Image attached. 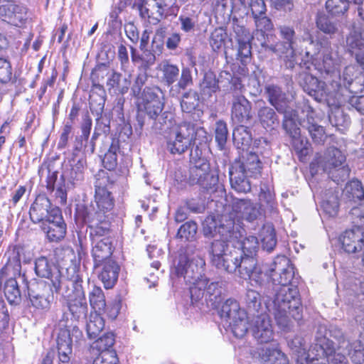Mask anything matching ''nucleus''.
<instances>
[{
	"label": "nucleus",
	"mask_w": 364,
	"mask_h": 364,
	"mask_svg": "<svg viewBox=\"0 0 364 364\" xmlns=\"http://www.w3.org/2000/svg\"><path fill=\"white\" fill-rule=\"evenodd\" d=\"M257 117L260 125L267 131H272L279 125V118L275 110L268 106L258 109Z\"/></svg>",
	"instance_id": "obj_39"
},
{
	"label": "nucleus",
	"mask_w": 364,
	"mask_h": 364,
	"mask_svg": "<svg viewBox=\"0 0 364 364\" xmlns=\"http://www.w3.org/2000/svg\"><path fill=\"white\" fill-rule=\"evenodd\" d=\"M328 119L333 127L343 130L350 124V119L342 109L337 108L328 115Z\"/></svg>",
	"instance_id": "obj_64"
},
{
	"label": "nucleus",
	"mask_w": 364,
	"mask_h": 364,
	"mask_svg": "<svg viewBox=\"0 0 364 364\" xmlns=\"http://www.w3.org/2000/svg\"><path fill=\"white\" fill-rule=\"evenodd\" d=\"M200 94L207 97H211L220 91L219 80L212 71L206 72L199 84Z\"/></svg>",
	"instance_id": "obj_43"
},
{
	"label": "nucleus",
	"mask_w": 364,
	"mask_h": 364,
	"mask_svg": "<svg viewBox=\"0 0 364 364\" xmlns=\"http://www.w3.org/2000/svg\"><path fill=\"white\" fill-rule=\"evenodd\" d=\"M89 301L94 313L102 314L106 309L105 296L102 289L99 287H93L89 292Z\"/></svg>",
	"instance_id": "obj_57"
},
{
	"label": "nucleus",
	"mask_w": 364,
	"mask_h": 364,
	"mask_svg": "<svg viewBox=\"0 0 364 364\" xmlns=\"http://www.w3.org/2000/svg\"><path fill=\"white\" fill-rule=\"evenodd\" d=\"M105 90L101 85H97L95 90H91L89 105L91 112L97 116L102 114L105 104Z\"/></svg>",
	"instance_id": "obj_44"
},
{
	"label": "nucleus",
	"mask_w": 364,
	"mask_h": 364,
	"mask_svg": "<svg viewBox=\"0 0 364 364\" xmlns=\"http://www.w3.org/2000/svg\"><path fill=\"white\" fill-rule=\"evenodd\" d=\"M0 16L14 26H21L27 20V9L22 5L8 2L0 6Z\"/></svg>",
	"instance_id": "obj_28"
},
{
	"label": "nucleus",
	"mask_w": 364,
	"mask_h": 364,
	"mask_svg": "<svg viewBox=\"0 0 364 364\" xmlns=\"http://www.w3.org/2000/svg\"><path fill=\"white\" fill-rule=\"evenodd\" d=\"M99 278L104 284L105 288L111 289L117 283L120 269L118 264L113 259L103 262Z\"/></svg>",
	"instance_id": "obj_36"
},
{
	"label": "nucleus",
	"mask_w": 364,
	"mask_h": 364,
	"mask_svg": "<svg viewBox=\"0 0 364 364\" xmlns=\"http://www.w3.org/2000/svg\"><path fill=\"white\" fill-rule=\"evenodd\" d=\"M343 199L346 203H356L364 200V186L358 179L349 181L343 190Z\"/></svg>",
	"instance_id": "obj_37"
},
{
	"label": "nucleus",
	"mask_w": 364,
	"mask_h": 364,
	"mask_svg": "<svg viewBox=\"0 0 364 364\" xmlns=\"http://www.w3.org/2000/svg\"><path fill=\"white\" fill-rule=\"evenodd\" d=\"M259 205L261 208H264L265 209L264 211H267L270 213L276 212L277 204L275 200V196L268 186H264L261 187L259 194Z\"/></svg>",
	"instance_id": "obj_59"
},
{
	"label": "nucleus",
	"mask_w": 364,
	"mask_h": 364,
	"mask_svg": "<svg viewBox=\"0 0 364 364\" xmlns=\"http://www.w3.org/2000/svg\"><path fill=\"white\" fill-rule=\"evenodd\" d=\"M261 359L263 364H289L287 356L278 349L264 350Z\"/></svg>",
	"instance_id": "obj_60"
},
{
	"label": "nucleus",
	"mask_w": 364,
	"mask_h": 364,
	"mask_svg": "<svg viewBox=\"0 0 364 364\" xmlns=\"http://www.w3.org/2000/svg\"><path fill=\"white\" fill-rule=\"evenodd\" d=\"M250 174L242 170L238 164H233L229 166V178L231 188L237 193H246L251 191V184L249 181Z\"/></svg>",
	"instance_id": "obj_29"
},
{
	"label": "nucleus",
	"mask_w": 364,
	"mask_h": 364,
	"mask_svg": "<svg viewBox=\"0 0 364 364\" xmlns=\"http://www.w3.org/2000/svg\"><path fill=\"white\" fill-rule=\"evenodd\" d=\"M327 329L319 326L315 335L318 353L320 357L326 356L330 364H349L347 358L342 353L335 352L334 343L327 338Z\"/></svg>",
	"instance_id": "obj_14"
},
{
	"label": "nucleus",
	"mask_w": 364,
	"mask_h": 364,
	"mask_svg": "<svg viewBox=\"0 0 364 364\" xmlns=\"http://www.w3.org/2000/svg\"><path fill=\"white\" fill-rule=\"evenodd\" d=\"M232 140L235 146L237 149L242 150L247 149L252 141L250 129L244 125L236 127L233 129Z\"/></svg>",
	"instance_id": "obj_48"
},
{
	"label": "nucleus",
	"mask_w": 364,
	"mask_h": 364,
	"mask_svg": "<svg viewBox=\"0 0 364 364\" xmlns=\"http://www.w3.org/2000/svg\"><path fill=\"white\" fill-rule=\"evenodd\" d=\"M341 59L336 52L331 48H324L322 53H313L306 50L302 55L299 65L301 68L311 70V67L321 75H329L330 79L338 71Z\"/></svg>",
	"instance_id": "obj_6"
},
{
	"label": "nucleus",
	"mask_w": 364,
	"mask_h": 364,
	"mask_svg": "<svg viewBox=\"0 0 364 364\" xmlns=\"http://www.w3.org/2000/svg\"><path fill=\"white\" fill-rule=\"evenodd\" d=\"M82 341L83 333L77 326H74L72 330L60 328L56 338L58 364H73L72 343H80Z\"/></svg>",
	"instance_id": "obj_10"
},
{
	"label": "nucleus",
	"mask_w": 364,
	"mask_h": 364,
	"mask_svg": "<svg viewBox=\"0 0 364 364\" xmlns=\"http://www.w3.org/2000/svg\"><path fill=\"white\" fill-rule=\"evenodd\" d=\"M363 0H327L326 8L333 16H341L346 14L349 9L350 4L363 6Z\"/></svg>",
	"instance_id": "obj_49"
},
{
	"label": "nucleus",
	"mask_w": 364,
	"mask_h": 364,
	"mask_svg": "<svg viewBox=\"0 0 364 364\" xmlns=\"http://www.w3.org/2000/svg\"><path fill=\"white\" fill-rule=\"evenodd\" d=\"M86 168V160L79 159L76 160L73 158L69 160L68 165H66L60 181H67L68 184L74 188L80 185L85 178V170Z\"/></svg>",
	"instance_id": "obj_25"
},
{
	"label": "nucleus",
	"mask_w": 364,
	"mask_h": 364,
	"mask_svg": "<svg viewBox=\"0 0 364 364\" xmlns=\"http://www.w3.org/2000/svg\"><path fill=\"white\" fill-rule=\"evenodd\" d=\"M229 240H225L223 238L215 239L210 245L209 254L210 255L211 263L213 265L218 259L219 260L223 255L228 252Z\"/></svg>",
	"instance_id": "obj_62"
},
{
	"label": "nucleus",
	"mask_w": 364,
	"mask_h": 364,
	"mask_svg": "<svg viewBox=\"0 0 364 364\" xmlns=\"http://www.w3.org/2000/svg\"><path fill=\"white\" fill-rule=\"evenodd\" d=\"M346 156L336 147H329L323 158V170L328 171L332 168H336L346 163Z\"/></svg>",
	"instance_id": "obj_47"
},
{
	"label": "nucleus",
	"mask_w": 364,
	"mask_h": 364,
	"mask_svg": "<svg viewBox=\"0 0 364 364\" xmlns=\"http://www.w3.org/2000/svg\"><path fill=\"white\" fill-rule=\"evenodd\" d=\"M242 223L232 210L222 214L218 219L212 215L207 216L203 223V232L205 237L218 236L232 242L242 237Z\"/></svg>",
	"instance_id": "obj_3"
},
{
	"label": "nucleus",
	"mask_w": 364,
	"mask_h": 364,
	"mask_svg": "<svg viewBox=\"0 0 364 364\" xmlns=\"http://www.w3.org/2000/svg\"><path fill=\"white\" fill-rule=\"evenodd\" d=\"M205 265L203 259H191L186 252H181L174 261L171 275L183 277L186 283L196 286V282L207 277L203 274Z\"/></svg>",
	"instance_id": "obj_7"
},
{
	"label": "nucleus",
	"mask_w": 364,
	"mask_h": 364,
	"mask_svg": "<svg viewBox=\"0 0 364 364\" xmlns=\"http://www.w3.org/2000/svg\"><path fill=\"white\" fill-rule=\"evenodd\" d=\"M8 255L7 262L0 271V286L4 277L12 275L13 277L5 282L4 295L10 304L16 306L21 301V294L16 277H21L26 282L25 273H21V261L26 263L29 259L26 258L25 249L20 245L14 246Z\"/></svg>",
	"instance_id": "obj_2"
},
{
	"label": "nucleus",
	"mask_w": 364,
	"mask_h": 364,
	"mask_svg": "<svg viewBox=\"0 0 364 364\" xmlns=\"http://www.w3.org/2000/svg\"><path fill=\"white\" fill-rule=\"evenodd\" d=\"M283 114L282 128L287 134L291 139L301 134L300 128L296 124L298 112L293 107L282 112Z\"/></svg>",
	"instance_id": "obj_41"
},
{
	"label": "nucleus",
	"mask_w": 364,
	"mask_h": 364,
	"mask_svg": "<svg viewBox=\"0 0 364 364\" xmlns=\"http://www.w3.org/2000/svg\"><path fill=\"white\" fill-rule=\"evenodd\" d=\"M75 220L77 223L87 225L92 242L100 240L101 237H109L112 232L109 215L96 212L92 205L77 204L75 211Z\"/></svg>",
	"instance_id": "obj_4"
},
{
	"label": "nucleus",
	"mask_w": 364,
	"mask_h": 364,
	"mask_svg": "<svg viewBox=\"0 0 364 364\" xmlns=\"http://www.w3.org/2000/svg\"><path fill=\"white\" fill-rule=\"evenodd\" d=\"M34 269L37 276L48 279V284L52 285L55 293H59L61 288H68V284H73L71 276L62 275L60 270L53 267L45 257L36 259Z\"/></svg>",
	"instance_id": "obj_11"
},
{
	"label": "nucleus",
	"mask_w": 364,
	"mask_h": 364,
	"mask_svg": "<svg viewBox=\"0 0 364 364\" xmlns=\"http://www.w3.org/2000/svg\"><path fill=\"white\" fill-rule=\"evenodd\" d=\"M198 15L199 11L194 4H186L178 17L180 29L185 33H194L198 24Z\"/></svg>",
	"instance_id": "obj_33"
},
{
	"label": "nucleus",
	"mask_w": 364,
	"mask_h": 364,
	"mask_svg": "<svg viewBox=\"0 0 364 364\" xmlns=\"http://www.w3.org/2000/svg\"><path fill=\"white\" fill-rule=\"evenodd\" d=\"M95 203H91L88 205H92L96 212L104 213L105 215H109L114 207V199L109 191H95Z\"/></svg>",
	"instance_id": "obj_42"
},
{
	"label": "nucleus",
	"mask_w": 364,
	"mask_h": 364,
	"mask_svg": "<svg viewBox=\"0 0 364 364\" xmlns=\"http://www.w3.org/2000/svg\"><path fill=\"white\" fill-rule=\"evenodd\" d=\"M193 84V81L191 70L187 67L183 68L181 77L178 82L170 88L169 95L171 97H177L181 94V90H186Z\"/></svg>",
	"instance_id": "obj_54"
},
{
	"label": "nucleus",
	"mask_w": 364,
	"mask_h": 364,
	"mask_svg": "<svg viewBox=\"0 0 364 364\" xmlns=\"http://www.w3.org/2000/svg\"><path fill=\"white\" fill-rule=\"evenodd\" d=\"M55 208L58 207L53 205L46 194H38L30 206V220L34 224H41L50 218Z\"/></svg>",
	"instance_id": "obj_22"
},
{
	"label": "nucleus",
	"mask_w": 364,
	"mask_h": 364,
	"mask_svg": "<svg viewBox=\"0 0 364 364\" xmlns=\"http://www.w3.org/2000/svg\"><path fill=\"white\" fill-rule=\"evenodd\" d=\"M358 16L364 20V8L358 7ZM364 25L360 32L358 33L356 31H351L346 37V49L348 53L354 56L357 63L364 70Z\"/></svg>",
	"instance_id": "obj_17"
},
{
	"label": "nucleus",
	"mask_w": 364,
	"mask_h": 364,
	"mask_svg": "<svg viewBox=\"0 0 364 364\" xmlns=\"http://www.w3.org/2000/svg\"><path fill=\"white\" fill-rule=\"evenodd\" d=\"M241 310L238 302L233 299H227L222 305L220 316L223 321L227 323L229 321L236 318L240 312H244Z\"/></svg>",
	"instance_id": "obj_56"
},
{
	"label": "nucleus",
	"mask_w": 364,
	"mask_h": 364,
	"mask_svg": "<svg viewBox=\"0 0 364 364\" xmlns=\"http://www.w3.org/2000/svg\"><path fill=\"white\" fill-rule=\"evenodd\" d=\"M268 269H264L263 267L257 266L252 271L247 279L250 281L252 287L259 288L263 294L269 299L266 304V307L269 311H272V298L274 295L273 282L269 281Z\"/></svg>",
	"instance_id": "obj_18"
},
{
	"label": "nucleus",
	"mask_w": 364,
	"mask_h": 364,
	"mask_svg": "<svg viewBox=\"0 0 364 364\" xmlns=\"http://www.w3.org/2000/svg\"><path fill=\"white\" fill-rule=\"evenodd\" d=\"M259 237H261L263 248L267 252L272 251L277 242L276 232L273 225L271 223H266L262 225Z\"/></svg>",
	"instance_id": "obj_55"
},
{
	"label": "nucleus",
	"mask_w": 364,
	"mask_h": 364,
	"mask_svg": "<svg viewBox=\"0 0 364 364\" xmlns=\"http://www.w3.org/2000/svg\"><path fill=\"white\" fill-rule=\"evenodd\" d=\"M240 257H241L240 249H234L223 255L219 260L218 259V262H216L213 266L218 269L224 270L230 274L235 273L238 268Z\"/></svg>",
	"instance_id": "obj_40"
},
{
	"label": "nucleus",
	"mask_w": 364,
	"mask_h": 364,
	"mask_svg": "<svg viewBox=\"0 0 364 364\" xmlns=\"http://www.w3.org/2000/svg\"><path fill=\"white\" fill-rule=\"evenodd\" d=\"M264 94L269 103L279 112L282 113L292 108L291 102L282 89L274 84L267 85Z\"/></svg>",
	"instance_id": "obj_27"
},
{
	"label": "nucleus",
	"mask_w": 364,
	"mask_h": 364,
	"mask_svg": "<svg viewBox=\"0 0 364 364\" xmlns=\"http://www.w3.org/2000/svg\"><path fill=\"white\" fill-rule=\"evenodd\" d=\"M266 52H272L280 58L283 59L284 66L287 69L292 70L297 63L296 54L294 46L285 41H278L275 44L264 42L262 43Z\"/></svg>",
	"instance_id": "obj_24"
},
{
	"label": "nucleus",
	"mask_w": 364,
	"mask_h": 364,
	"mask_svg": "<svg viewBox=\"0 0 364 364\" xmlns=\"http://www.w3.org/2000/svg\"><path fill=\"white\" fill-rule=\"evenodd\" d=\"M40 227L51 242L61 241L67 232V225L59 208H53L50 218L41 223Z\"/></svg>",
	"instance_id": "obj_15"
},
{
	"label": "nucleus",
	"mask_w": 364,
	"mask_h": 364,
	"mask_svg": "<svg viewBox=\"0 0 364 364\" xmlns=\"http://www.w3.org/2000/svg\"><path fill=\"white\" fill-rule=\"evenodd\" d=\"M269 276L274 285L272 312L279 326L284 328L290 326V318H302L303 308L298 284L300 277L295 267L284 255L277 256L268 268Z\"/></svg>",
	"instance_id": "obj_1"
},
{
	"label": "nucleus",
	"mask_w": 364,
	"mask_h": 364,
	"mask_svg": "<svg viewBox=\"0 0 364 364\" xmlns=\"http://www.w3.org/2000/svg\"><path fill=\"white\" fill-rule=\"evenodd\" d=\"M303 112H306V119L303 122V127L306 129L311 136L313 141L316 144H323L326 140L324 129L318 125L314 120L311 114L314 113L313 107L309 104L308 100L304 101Z\"/></svg>",
	"instance_id": "obj_31"
},
{
	"label": "nucleus",
	"mask_w": 364,
	"mask_h": 364,
	"mask_svg": "<svg viewBox=\"0 0 364 364\" xmlns=\"http://www.w3.org/2000/svg\"><path fill=\"white\" fill-rule=\"evenodd\" d=\"M123 136L121 132L119 138H111L109 149L102 158V162L104 168L109 171H114L117 166V153L126 154L131 150L130 142L126 141L125 139L122 141Z\"/></svg>",
	"instance_id": "obj_21"
},
{
	"label": "nucleus",
	"mask_w": 364,
	"mask_h": 364,
	"mask_svg": "<svg viewBox=\"0 0 364 364\" xmlns=\"http://www.w3.org/2000/svg\"><path fill=\"white\" fill-rule=\"evenodd\" d=\"M193 128L190 122L181 124L178 129L166 140V149L173 155H181L191 146V134Z\"/></svg>",
	"instance_id": "obj_16"
},
{
	"label": "nucleus",
	"mask_w": 364,
	"mask_h": 364,
	"mask_svg": "<svg viewBox=\"0 0 364 364\" xmlns=\"http://www.w3.org/2000/svg\"><path fill=\"white\" fill-rule=\"evenodd\" d=\"M232 210L242 223L245 220L253 230L264 225L265 211L250 199L235 198L232 203Z\"/></svg>",
	"instance_id": "obj_9"
},
{
	"label": "nucleus",
	"mask_w": 364,
	"mask_h": 364,
	"mask_svg": "<svg viewBox=\"0 0 364 364\" xmlns=\"http://www.w3.org/2000/svg\"><path fill=\"white\" fill-rule=\"evenodd\" d=\"M222 287L218 282H210L208 277L190 287L191 303L197 304L203 298L208 307L217 309L223 301Z\"/></svg>",
	"instance_id": "obj_8"
},
{
	"label": "nucleus",
	"mask_w": 364,
	"mask_h": 364,
	"mask_svg": "<svg viewBox=\"0 0 364 364\" xmlns=\"http://www.w3.org/2000/svg\"><path fill=\"white\" fill-rule=\"evenodd\" d=\"M193 128L191 134V145L198 146L200 149H209V144L212 140V136L202 127H196L191 123Z\"/></svg>",
	"instance_id": "obj_53"
},
{
	"label": "nucleus",
	"mask_w": 364,
	"mask_h": 364,
	"mask_svg": "<svg viewBox=\"0 0 364 364\" xmlns=\"http://www.w3.org/2000/svg\"><path fill=\"white\" fill-rule=\"evenodd\" d=\"M244 303L248 314L253 316L259 315L262 305L261 295L257 291L252 289H247L244 296Z\"/></svg>",
	"instance_id": "obj_45"
},
{
	"label": "nucleus",
	"mask_w": 364,
	"mask_h": 364,
	"mask_svg": "<svg viewBox=\"0 0 364 364\" xmlns=\"http://www.w3.org/2000/svg\"><path fill=\"white\" fill-rule=\"evenodd\" d=\"M95 245L92 249V257L94 261L95 268L101 267L103 262L111 259L114 247L112 240L110 237H103L100 240L92 242Z\"/></svg>",
	"instance_id": "obj_30"
},
{
	"label": "nucleus",
	"mask_w": 364,
	"mask_h": 364,
	"mask_svg": "<svg viewBox=\"0 0 364 364\" xmlns=\"http://www.w3.org/2000/svg\"><path fill=\"white\" fill-rule=\"evenodd\" d=\"M233 164H240L242 170L250 174V176H257L261 173L262 162L259 156L252 151L247 153L241 159H235Z\"/></svg>",
	"instance_id": "obj_38"
},
{
	"label": "nucleus",
	"mask_w": 364,
	"mask_h": 364,
	"mask_svg": "<svg viewBox=\"0 0 364 364\" xmlns=\"http://www.w3.org/2000/svg\"><path fill=\"white\" fill-rule=\"evenodd\" d=\"M173 114L169 112H164L157 114L153 121L152 129L159 133L166 132L173 125Z\"/></svg>",
	"instance_id": "obj_63"
},
{
	"label": "nucleus",
	"mask_w": 364,
	"mask_h": 364,
	"mask_svg": "<svg viewBox=\"0 0 364 364\" xmlns=\"http://www.w3.org/2000/svg\"><path fill=\"white\" fill-rule=\"evenodd\" d=\"M180 105L183 112L191 113L196 110L203 113L202 111L198 109L200 105L199 95L193 89H189L182 94Z\"/></svg>",
	"instance_id": "obj_46"
},
{
	"label": "nucleus",
	"mask_w": 364,
	"mask_h": 364,
	"mask_svg": "<svg viewBox=\"0 0 364 364\" xmlns=\"http://www.w3.org/2000/svg\"><path fill=\"white\" fill-rule=\"evenodd\" d=\"M316 23L318 30L330 36L336 34L338 31L336 21L324 14L317 16Z\"/></svg>",
	"instance_id": "obj_61"
},
{
	"label": "nucleus",
	"mask_w": 364,
	"mask_h": 364,
	"mask_svg": "<svg viewBox=\"0 0 364 364\" xmlns=\"http://www.w3.org/2000/svg\"><path fill=\"white\" fill-rule=\"evenodd\" d=\"M341 248L348 254H355L364 247V235L359 230H347L340 237Z\"/></svg>",
	"instance_id": "obj_26"
},
{
	"label": "nucleus",
	"mask_w": 364,
	"mask_h": 364,
	"mask_svg": "<svg viewBox=\"0 0 364 364\" xmlns=\"http://www.w3.org/2000/svg\"><path fill=\"white\" fill-rule=\"evenodd\" d=\"M252 328L254 338L260 343H267L273 340L271 321L267 314L257 315Z\"/></svg>",
	"instance_id": "obj_34"
},
{
	"label": "nucleus",
	"mask_w": 364,
	"mask_h": 364,
	"mask_svg": "<svg viewBox=\"0 0 364 364\" xmlns=\"http://www.w3.org/2000/svg\"><path fill=\"white\" fill-rule=\"evenodd\" d=\"M231 117L234 122L244 123L252 118L251 102L243 95L233 97L231 107Z\"/></svg>",
	"instance_id": "obj_32"
},
{
	"label": "nucleus",
	"mask_w": 364,
	"mask_h": 364,
	"mask_svg": "<svg viewBox=\"0 0 364 364\" xmlns=\"http://www.w3.org/2000/svg\"><path fill=\"white\" fill-rule=\"evenodd\" d=\"M297 81L303 90L316 101L321 102L326 95L325 82L308 72H301L297 77Z\"/></svg>",
	"instance_id": "obj_23"
},
{
	"label": "nucleus",
	"mask_w": 364,
	"mask_h": 364,
	"mask_svg": "<svg viewBox=\"0 0 364 364\" xmlns=\"http://www.w3.org/2000/svg\"><path fill=\"white\" fill-rule=\"evenodd\" d=\"M101 314L91 312L86 323V332L90 339H95L105 328V320Z\"/></svg>",
	"instance_id": "obj_50"
},
{
	"label": "nucleus",
	"mask_w": 364,
	"mask_h": 364,
	"mask_svg": "<svg viewBox=\"0 0 364 364\" xmlns=\"http://www.w3.org/2000/svg\"><path fill=\"white\" fill-rule=\"evenodd\" d=\"M149 6L154 10L156 15V23L160 22L163 19H166L169 16H176L180 6L177 4V0H148Z\"/></svg>",
	"instance_id": "obj_35"
},
{
	"label": "nucleus",
	"mask_w": 364,
	"mask_h": 364,
	"mask_svg": "<svg viewBox=\"0 0 364 364\" xmlns=\"http://www.w3.org/2000/svg\"><path fill=\"white\" fill-rule=\"evenodd\" d=\"M355 73V67L348 65L344 68L341 74L337 71L332 78L328 80L336 98H341L346 92H352L349 87L353 82Z\"/></svg>",
	"instance_id": "obj_20"
},
{
	"label": "nucleus",
	"mask_w": 364,
	"mask_h": 364,
	"mask_svg": "<svg viewBox=\"0 0 364 364\" xmlns=\"http://www.w3.org/2000/svg\"><path fill=\"white\" fill-rule=\"evenodd\" d=\"M117 178L114 173L100 171L95 176V191H109L115 184Z\"/></svg>",
	"instance_id": "obj_58"
},
{
	"label": "nucleus",
	"mask_w": 364,
	"mask_h": 364,
	"mask_svg": "<svg viewBox=\"0 0 364 364\" xmlns=\"http://www.w3.org/2000/svg\"><path fill=\"white\" fill-rule=\"evenodd\" d=\"M73 274L71 275L72 284L68 288H61L59 294H61L66 302V306L72 316L77 321H83L87 318L88 306L86 301L85 291L82 287V278L73 268Z\"/></svg>",
	"instance_id": "obj_5"
},
{
	"label": "nucleus",
	"mask_w": 364,
	"mask_h": 364,
	"mask_svg": "<svg viewBox=\"0 0 364 364\" xmlns=\"http://www.w3.org/2000/svg\"><path fill=\"white\" fill-rule=\"evenodd\" d=\"M143 108L148 114L154 116L160 114L164 106V94L161 88L156 85L146 86L141 95Z\"/></svg>",
	"instance_id": "obj_19"
},
{
	"label": "nucleus",
	"mask_w": 364,
	"mask_h": 364,
	"mask_svg": "<svg viewBox=\"0 0 364 364\" xmlns=\"http://www.w3.org/2000/svg\"><path fill=\"white\" fill-rule=\"evenodd\" d=\"M26 286L31 305L37 309L48 311L54 299L55 291L52 285L46 281H41L30 286L26 282Z\"/></svg>",
	"instance_id": "obj_13"
},
{
	"label": "nucleus",
	"mask_w": 364,
	"mask_h": 364,
	"mask_svg": "<svg viewBox=\"0 0 364 364\" xmlns=\"http://www.w3.org/2000/svg\"><path fill=\"white\" fill-rule=\"evenodd\" d=\"M240 256L237 272L241 279L247 280L250 274L259 266L257 259L255 256L245 255L244 253L241 252Z\"/></svg>",
	"instance_id": "obj_51"
},
{
	"label": "nucleus",
	"mask_w": 364,
	"mask_h": 364,
	"mask_svg": "<svg viewBox=\"0 0 364 364\" xmlns=\"http://www.w3.org/2000/svg\"><path fill=\"white\" fill-rule=\"evenodd\" d=\"M226 325L231 329L234 336L237 338H243L249 328L248 319L246 313L240 312L236 318L229 321Z\"/></svg>",
	"instance_id": "obj_52"
},
{
	"label": "nucleus",
	"mask_w": 364,
	"mask_h": 364,
	"mask_svg": "<svg viewBox=\"0 0 364 364\" xmlns=\"http://www.w3.org/2000/svg\"><path fill=\"white\" fill-rule=\"evenodd\" d=\"M218 176L211 171L210 161L190 163L188 170L189 185H198L206 190H209L215 188L218 185Z\"/></svg>",
	"instance_id": "obj_12"
}]
</instances>
